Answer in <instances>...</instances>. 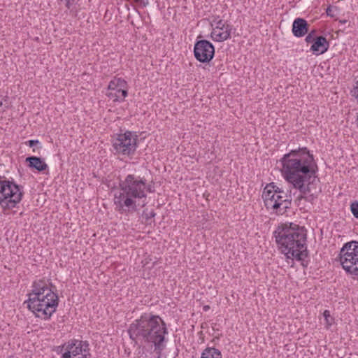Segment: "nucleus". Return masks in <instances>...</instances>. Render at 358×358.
<instances>
[{
	"instance_id": "obj_1",
	"label": "nucleus",
	"mask_w": 358,
	"mask_h": 358,
	"mask_svg": "<svg viewBox=\"0 0 358 358\" xmlns=\"http://www.w3.org/2000/svg\"><path fill=\"white\" fill-rule=\"evenodd\" d=\"M281 173L285 180L294 188L303 192L304 182L315 180L318 166L314 155L306 147H299L285 154L280 160Z\"/></svg>"
},
{
	"instance_id": "obj_2",
	"label": "nucleus",
	"mask_w": 358,
	"mask_h": 358,
	"mask_svg": "<svg viewBox=\"0 0 358 358\" xmlns=\"http://www.w3.org/2000/svg\"><path fill=\"white\" fill-rule=\"evenodd\" d=\"M128 334L136 343L141 341L152 344L154 351L159 357L166 348L167 339L165 336L168 334V329L166 323L159 315L143 314L140 318L130 324Z\"/></svg>"
},
{
	"instance_id": "obj_3",
	"label": "nucleus",
	"mask_w": 358,
	"mask_h": 358,
	"mask_svg": "<svg viewBox=\"0 0 358 358\" xmlns=\"http://www.w3.org/2000/svg\"><path fill=\"white\" fill-rule=\"evenodd\" d=\"M275 242L287 258L301 261L308 256L306 229L294 223L282 224L273 232Z\"/></svg>"
},
{
	"instance_id": "obj_4",
	"label": "nucleus",
	"mask_w": 358,
	"mask_h": 358,
	"mask_svg": "<svg viewBox=\"0 0 358 358\" xmlns=\"http://www.w3.org/2000/svg\"><path fill=\"white\" fill-rule=\"evenodd\" d=\"M31 292L25 301L27 308L36 317L42 320L50 319L59 305V296L56 287L52 282L40 279L34 281Z\"/></svg>"
},
{
	"instance_id": "obj_5",
	"label": "nucleus",
	"mask_w": 358,
	"mask_h": 358,
	"mask_svg": "<svg viewBox=\"0 0 358 358\" xmlns=\"http://www.w3.org/2000/svg\"><path fill=\"white\" fill-rule=\"evenodd\" d=\"M120 192L115 194L116 210L121 213H132L137 210L136 199L146 198V179L129 174L119 182Z\"/></svg>"
},
{
	"instance_id": "obj_6",
	"label": "nucleus",
	"mask_w": 358,
	"mask_h": 358,
	"mask_svg": "<svg viewBox=\"0 0 358 358\" xmlns=\"http://www.w3.org/2000/svg\"><path fill=\"white\" fill-rule=\"evenodd\" d=\"M23 189L13 178H0V207L3 210L13 209L21 202L24 194Z\"/></svg>"
},
{
	"instance_id": "obj_7",
	"label": "nucleus",
	"mask_w": 358,
	"mask_h": 358,
	"mask_svg": "<svg viewBox=\"0 0 358 358\" xmlns=\"http://www.w3.org/2000/svg\"><path fill=\"white\" fill-rule=\"evenodd\" d=\"M345 273L354 280L358 279V241L344 243L336 258Z\"/></svg>"
},
{
	"instance_id": "obj_8",
	"label": "nucleus",
	"mask_w": 358,
	"mask_h": 358,
	"mask_svg": "<svg viewBox=\"0 0 358 358\" xmlns=\"http://www.w3.org/2000/svg\"><path fill=\"white\" fill-rule=\"evenodd\" d=\"M138 147V135L136 132L126 131L124 134H117L113 140V148L115 153L132 156Z\"/></svg>"
},
{
	"instance_id": "obj_9",
	"label": "nucleus",
	"mask_w": 358,
	"mask_h": 358,
	"mask_svg": "<svg viewBox=\"0 0 358 358\" xmlns=\"http://www.w3.org/2000/svg\"><path fill=\"white\" fill-rule=\"evenodd\" d=\"M59 348L61 351L64 350L62 358H92L87 341L73 338L59 346Z\"/></svg>"
},
{
	"instance_id": "obj_10",
	"label": "nucleus",
	"mask_w": 358,
	"mask_h": 358,
	"mask_svg": "<svg viewBox=\"0 0 358 358\" xmlns=\"http://www.w3.org/2000/svg\"><path fill=\"white\" fill-rule=\"evenodd\" d=\"M262 199L267 209L275 210L278 214H284L291 206V195L279 196L271 189H267L266 186L264 189Z\"/></svg>"
},
{
	"instance_id": "obj_11",
	"label": "nucleus",
	"mask_w": 358,
	"mask_h": 358,
	"mask_svg": "<svg viewBox=\"0 0 358 358\" xmlns=\"http://www.w3.org/2000/svg\"><path fill=\"white\" fill-rule=\"evenodd\" d=\"M194 55L199 62L208 63L214 57L215 47L208 40L196 41L194 46Z\"/></svg>"
},
{
	"instance_id": "obj_12",
	"label": "nucleus",
	"mask_w": 358,
	"mask_h": 358,
	"mask_svg": "<svg viewBox=\"0 0 358 358\" xmlns=\"http://www.w3.org/2000/svg\"><path fill=\"white\" fill-rule=\"evenodd\" d=\"M310 24L308 22L301 17L296 18L292 27V31L295 37L301 38L306 35L309 31Z\"/></svg>"
},
{
	"instance_id": "obj_13",
	"label": "nucleus",
	"mask_w": 358,
	"mask_h": 358,
	"mask_svg": "<svg viewBox=\"0 0 358 358\" xmlns=\"http://www.w3.org/2000/svg\"><path fill=\"white\" fill-rule=\"evenodd\" d=\"M329 48V42L323 36H318L312 43L310 51L315 55L325 53Z\"/></svg>"
},
{
	"instance_id": "obj_14",
	"label": "nucleus",
	"mask_w": 358,
	"mask_h": 358,
	"mask_svg": "<svg viewBox=\"0 0 358 358\" xmlns=\"http://www.w3.org/2000/svg\"><path fill=\"white\" fill-rule=\"evenodd\" d=\"M27 166L31 169H35L38 172H43L48 169V166L41 157L36 156H29L25 159Z\"/></svg>"
},
{
	"instance_id": "obj_15",
	"label": "nucleus",
	"mask_w": 358,
	"mask_h": 358,
	"mask_svg": "<svg viewBox=\"0 0 358 358\" xmlns=\"http://www.w3.org/2000/svg\"><path fill=\"white\" fill-rule=\"evenodd\" d=\"M231 26H227L226 29H213L210 33L211 38L217 42H222L231 37Z\"/></svg>"
},
{
	"instance_id": "obj_16",
	"label": "nucleus",
	"mask_w": 358,
	"mask_h": 358,
	"mask_svg": "<svg viewBox=\"0 0 358 358\" xmlns=\"http://www.w3.org/2000/svg\"><path fill=\"white\" fill-rule=\"evenodd\" d=\"M201 358H222V354L218 349L208 347L203 351Z\"/></svg>"
},
{
	"instance_id": "obj_17",
	"label": "nucleus",
	"mask_w": 358,
	"mask_h": 358,
	"mask_svg": "<svg viewBox=\"0 0 358 358\" xmlns=\"http://www.w3.org/2000/svg\"><path fill=\"white\" fill-rule=\"evenodd\" d=\"M269 188L273 190V193H278V195L279 196L291 195L290 194L285 192L282 188L279 187L274 182H271L266 185V189H268Z\"/></svg>"
},
{
	"instance_id": "obj_18",
	"label": "nucleus",
	"mask_w": 358,
	"mask_h": 358,
	"mask_svg": "<svg viewBox=\"0 0 358 358\" xmlns=\"http://www.w3.org/2000/svg\"><path fill=\"white\" fill-rule=\"evenodd\" d=\"M313 181L314 180H311L307 181L306 182H304L303 185L306 187V190H304L303 192L299 190L300 192V194L298 196V198H297L299 200H302V199L305 200V196H306V194H308L310 192V185L313 182Z\"/></svg>"
},
{
	"instance_id": "obj_19",
	"label": "nucleus",
	"mask_w": 358,
	"mask_h": 358,
	"mask_svg": "<svg viewBox=\"0 0 358 358\" xmlns=\"http://www.w3.org/2000/svg\"><path fill=\"white\" fill-rule=\"evenodd\" d=\"M156 213L154 210H151L150 212H148V209H145L143 211L142 216L145 220V223L147 224H151L152 223V218L155 217Z\"/></svg>"
},
{
	"instance_id": "obj_20",
	"label": "nucleus",
	"mask_w": 358,
	"mask_h": 358,
	"mask_svg": "<svg viewBox=\"0 0 358 358\" xmlns=\"http://www.w3.org/2000/svg\"><path fill=\"white\" fill-rule=\"evenodd\" d=\"M350 95L353 96L358 103V79L355 80L353 87L350 90Z\"/></svg>"
},
{
	"instance_id": "obj_21",
	"label": "nucleus",
	"mask_w": 358,
	"mask_h": 358,
	"mask_svg": "<svg viewBox=\"0 0 358 358\" xmlns=\"http://www.w3.org/2000/svg\"><path fill=\"white\" fill-rule=\"evenodd\" d=\"M350 211L355 218H358V201H354L351 203Z\"/></svg>"
},
{
	"instance_id": "obj_22",
	"label": "nucleus",
	"mask_w": 358,
	"mask_h": 358,
	"mask_svg": "<svg viewBox=\"0 0 358 358\" xmlns=\"http://www.w3.org/2000/svg\"><path fill=\"white\" fill-rule=\"evenodd\" d=\"M316 31L313 30L310 32H308L307 36H306L305 41L307 43H313L315 41V39L316 38Z\"/></svg>"
},
{
	"instance_id": "obj_23",
	"label": "nucleus",
	"mask_w": 358,
	"mask_h": 358,
	"mask_svg": "<svg viewBox=\"0 0 358 358\" xmlns=\"http://www.w3.org/2000/svg\"><path fill=\"white\" fill-rule=\"evenodd\" d=\"M323 316L324 317V320H326V324L328 326L331 325L334 319L331 317L330 315V312L327 310H325L323 313Z\"/></svg>"
},
{
	"instance_id": "obj_24",
	"label": "nucleus",
	"mask_w": 358,
	"mask_h": 358,
	"mask_svg": "<svg viewBox=\"0 0 358 358\" xmlns=\"http://www.w3.org/2000/svg\"><path fill=\"white\" fill-rule=\"evenodd\" d=\"M115 82L116 86H117V87H120V89L127 88V83L122 78L115 77Z\"/></svg>"
},
{
	"instance_id": "obj_25",
	"label": "nucleus",
	"mask_w": 358,
	"mask_h": 358,
	"mask_svg": "<svg viewBox=\"0 0 358 358\" xmlns=\"http://www.w3.org/2000/svg\"><path fill=\"white\" fill-rule=\"evenodd\" d=\"M227 26H231L230 24H226L222 20H219L216 22V27L213 29H226Z\"/></svg>"
},
{
	"instance_id": "obj_26",
	"label": "nucleus",
	"mask_w": 358,
	"mask_h": 358,
	"mask_svg": "<svg viewBox=\"0 0 358 358\" xmlns=\"http://www.w3.org/2000/svg\"><path fill=\"white\" fill-rule=\"evenodd\" d=\"M316 198L317 196H315L314 194H310V192L309 194H306V196H305V201L313 203Z\"/></svg>"
},
{
	"instance_id": "obj_27",
	"label": "nucleus",
	"mask_w": 358,
	"mask_h": 358,
	"mask_svg": "<svg viewBox=\"0 0 358 358\" xmlns=\"http://www.w3.org/2000/svg\"><path fill=\"white\" fill-rule=\"evenodd\" d=\"M117 88V86H116V82H115V77L110 81L108 89L110 90H114Z\"/></svg>"
},
{
	"instance_id": "obj_28",
	"label": "nucleus",
	"mask_w": 358,
	"mask_h": 358,
	"mask_svg": "<svg viewBox=\"0 0 358 358\" xmlns=\"http://www.w3.org/2000/svg\"><path fill=\"white\" fill-rule=\"evenodd\" d=\"M7 96H6L3 101H0V108H3V110H5L6 108H8V102L7 100Z\"/></svg>"
},
{
	"instance_id": "obj_29",
	"label": "nucleus",
	"mask_w": 358,
	"mask_h": 358,
	"mask_svg": "<svg viewBox=\"0 0 358 358\" xmlns=\"http://www.w3.org/2000/svg\"><path fill=\"white\" fill-rule=\"evenodd\" d=\"M39 143L40 142L38 140H29L26 142V144L29 145L30 148H33Z\"/></svg>"
},
{
	"instance_id": "obj_30",
	"label": "nucleus",
	"mask_w": 358,
	"mask_h": 358,
	"mask_svg": "<svg viewBox=\"0 0 358 358\" xmlns=\"http://www.w3.org/2000/svg\"><path fill=\"white\" fill-rule=\"evenodd\" d=\"M134 2L141 4L143 7H146L149 4L148 0H134Z\"/></svg>"
},
{
	"instance_id": "obj_31",
	"label": "nucleus",
	"mask_w": 358,
	"mask_h": 358,
	"mask_svg": "<svg viewBox=\"0 0 358 358\" xmlns=\"http://www.w3.org/2000/svg\"><path fill=\"white\" fill-rule=\"evenodd\" d=\"M117 92L121 93L122 96L124 99L128 95V91L126 88L119 89Z\"/></svg>"
},
{
	"instance_id": "obj_32",
	"label": "nucleus",
	"mask_w": 358,
	"mask_h": 358,
	"mask_svg": "<svg viewBox=\"0 0 358 358\" xmlns=\"http://www.w3.org/2000/svg\"><path fill=\"white\" fill-rule=\"evenodd\" d=\"M155 189L153 185H152V184L146 185L145 192H148L150 193H152V192H155Z\"/></svg>"
},
{
	"instance_id": "obj_33",
	"label": "nucleus",
	"mask_w": 358,
	"mask_h": 358,
	"mask_svg": "<svg viewBox=\"0 0 358 358\" xmlns=\"http://www.w3.org/2000/svg\"><path fill=\"white\" fill-rule=\"evenodd\" d=\"M335 8L336 9V7H332L331 6H329L327 10H326V13L327 14V15L330 16V17H334V14L331 13L332 10Z\"/></svg>"
},
{
	"instance_id": "obj_34",
	"label": "nucleus",
	"mask_w": 358,
	"mask_h": 358,
	"mask_svg": "<svg viewBox=\"0 0 358 358\" xmlns=\"http://www.w3.org/2000/svg\"><path fill=\"white\" fill-rule=\"evenodd\" d=\"M107 96L110 98H114L115 101H119V96L117 95L116 93L110 92L109 94H107Z\"/></svg>"
},
{
	"instance_id": "obj_35",
	"label": "nucleus",
	"mask_w": 358,
	"mask_h": 358,
	"mask_svg": "<svg viewBox=\"0 0 358 358\" xmlns=\"http://www.w3.org/2000/svg\"><path fill=\"white\" fill-rule=\"evenodd\" d=\"M306 257H303L302 260H301L300 262H301V265L303 266V267H307L308 266V262H306L304 259H305Z\"/></svg>"
},
{
	"instance_id": "obj_36",
	"label": "nucleus",
	"mask_w": 358,
	"mask_h": 358,
	"mask_svg": "<svg viewBox=\"0 0 358 358\" xmlns=\"http://www.w3.org/2000/svg\"><path fill=\"white\" fill-rule=\"evenodd\" d=\"M209 309H210V306H209L208 305H206V306H204L203 307V310L204 311H206H206H208Z\"/></svg>"
},
{
	"instance_id": "obj_37",
	"label": "nucleus",
	"mask_w": 358,
	"mask_h": 358,
	"mask_svg": "<svg viewBox=\"0 0 358 358\" xmlns=\"http://www.w3.org/2000/svg\"><path fill=\"white\" fill-rule=\"evenodd\" d=\"M340 22L343 23V24H345V23L348 22V20H340Z\"/></svg>"
},
{
	"instance_id": "obj_38",
	"label": "nucleus",
	"mask_w": 358,
	"mask_h": 358,
	"mask_svg": "<svg viewBox=\"0 0 358 358\" xmlns=\"http://www.w3.org/2000/svg\"><path fill=\"white\" fill-rule=\"evenodd\" d=\"M57 352H63V350L61 351V348H59V346L57 347Z\"/></svg>"
},
{
	"instance_id": "obj_39",
	"label": "nucleus",
	"mask_w": 358,
	"mask_h": 358,
	"mask_svg": "<svg viewBox=\"0 0 358 358\" xmlns=\"http://www.w3.org/2000/svg\"><path fill=\"white\" fill-rule=\"evenodd\" d=\"M10 358H12V357H10Z\"/></svg>"
}]
</instances>
